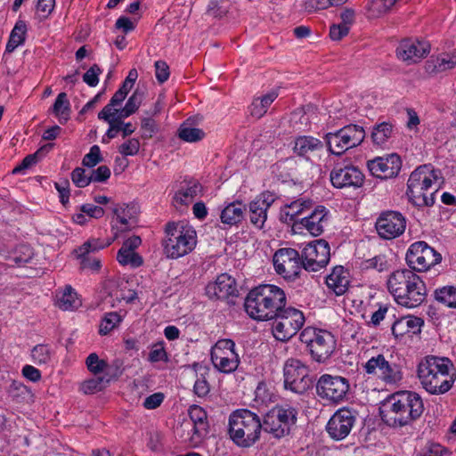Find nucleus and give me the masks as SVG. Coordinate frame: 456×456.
<instances>
[{"mask_svg":"<svg viewBox=\"0 0 456 456\" xmlns=\"http://www.w3.org/2000/svg\"><path fill=\"white\" fill-rule=\"evenodd\" d=\"M424 411L420 396L414 392L393 394L379 407L381 419L392 428L403 427L418 419Z\"/></svg>","mask_w":456,"mask_h":456,"instance_id":"nucleus-1","label":"nucleus"},{"mask_svg":"<svg viewBox=\"0 0 456 456\" xmlns=\"http://www.w3.org/2000/svg\"><path fill=\"white\" fill-rule=\"evenodd\" d=\"M387 287L395 302L413 308L424 302L427 288L424 280L409 269H399L387 278Z\"/></svg>","mask_w":456,"mask_h":456,"instance_id":"nucleus-2","label":"nucleus"},{"mask_svg":"<svg viewBox=\"0 0 456 456\" xmlns=\"http://www.w3.org/2000/svg\"><path fill=\"white\" fill-rule=\"evenodd\" d=\"M285 305V292L272 284H263L251 289L244 303L247 314L257 321L273 320Z\"/></svg>","mask_w":456,"mask_h":456,"instance_id":"nucleus-3","label":"nucleus"},{"mask_svg":"<svg viewBox=\"0 0 456 456\" xmlns=\"http://www.w3.org/2000/svg\"><path fill=\"white\" fill-rule=\"evenodd\" d=\"M262 430L261 418L248 409L236 410L229 417L230 438L240 447L254 445L259 440Z\"/></svg>","mask_w":456,"mask_h":456,"instance_id":"nucleus-4","label":"nucleus"},{"mask_svg":"<svg viewBox=\"0 0 456 456\" xmlns=\"http://www.w3.org/2000/svg\"><path fill=\"white\" fill-rule=\"evenodd\" d=\"M197 245L196 231L183 223L169 222L165 227L162 246L164 254L172 259L182 257L191 252Z\"/></svg>","mask_w":456,"mask_h":456,"instance_id":"nucleus-5","label":"nucleus"},{"mask_svg":"<svg viewBox=\"0 0 456 456\" xmlns=\"http://www.w3.org/2000/svg\"><path fill=\"white\" fill-rule=\"evenodd\" d=\"M300 340L306 345L312 358L318 362H325L336 349L334 336L324 330L307 327L300 333Z\"/></svg>","mask_w":456,"mask_h":456,"instance_id":"nucleus-6","label":"nucleus"},{"mask_svg":"<svg viewBox=\"0 0 456 456\" xmlns=\"http://www.w3.org/2000/svg\"><path fill=\"white\" fill-rule=\"evenodd\" d=\"M297 411L290 405H276L266 412L263 430L275 438L288 436L297 422Z\"/></svg>","mask_w":456,"mask_h":456,"instance_id":"nucleus-7","label":"nucleus"},{"mask_svg":"<svg viewBox=\"0 0 456 456\" xmlns=\"http://www.w3.org/2000/svg\"><path fill=\"white\" fill-rule=\"evenodd\" d=\"M429 394L446 393L456 379L452 362L448 357L429 355Z\"/></svg>","mask_w":456,"mask_h":456,"instance_id":"nucleus-8","label":"nucleus"},{"mask_svg":"<svg viewBox=\"0 0 456 456\" xmlns=\"http://www.w3.org/2000/svg\"><path fill=\"white\" fill-rule=\"evenodd\" d=\"M364 138L363 127L354 124L345 126L336 132L328 133L324 137L328 151L337 156L360 145Z\"/></svg>","mask_w":456,"mask_h":456,"instance_id":"nucleus-9","label":"nucleus"},{"mask_svg":"<svg viewBox=\"0 0 456 456\" xmlns=\"http://www.w3.org/2000/svg\"><path fill=\"white\" fill-rule=\"evenodd\" d=\"M285 389L303 395L313 387V378L308 367L300 360L289 358L283 364Z\"/></svg>","mask_w":456,"mask_h":456,"instance_id":"nucleus-10","label":"nucleus"},{"mask_svg":"<svg viewBox=\"0 0 456 456\" xmlns=\"http://www.w3.org/2000/svg\"><path fill=\"white\" fill-rule=\"evenodd\" d=\"M273 319L272 331L274 338L280 341H288L305 323L304 314L294 307L283 306Z\"/></svg>","mask_w":456,"mask_h":456,"instance_id":"nucleus-11","label":"nucleus"},{"mask_svg":"<svg viewBox=\"0 0 456 456\" xmlns=\"http://www.w3.org/2000/svg\"><path fill=\"white\" fill-rule=\"evenodd\" d=\"M273 263L277 274L286 281H295L304 269L301 256L291 248L278 249L273 256Z\"/></svg>","mask_w":456,"mask_h":456,"instance_id":"nucleus-12","label":"nucleus"},{"mask_svg":"<svg viewBox=\"0 0 456 456\" xmlns=\"http://www.w3.org/2000/svg\"><path fill=\"white\" fill-rule=\"evenodd\" d=\"M349 387V382L346 378L323 374L317 381L316 392L322 399L339 403L346 396Z\"/></svg>","mask_w":456,"mask_h":456,"instance_id":"nucleus-13","label":"nucleus"},{"mask_svg":"<svg viewBox=\"0 0 456 456\" xmlns=\"http://www.w3.org/2000/svg\"><path fill=\"white\" fill-rule=\"evenodd\" d=\"M363 370L369 375H378L386 384H396L403 379L401 367L396 363H390L383 354L369 359L363 365Z\"/></svg>","mask_w":456,"mask_h":456,"instance_id":"nucleus-14","label":"nucleus"},{"mask_svg":"<svg viewBox=\"0 0 456 456\" xmlns=\"http://www.w3.org/2000/svg\"><path fill=\"white\" fill-rule=\"evenodd\" d=\"M330 257V246L324 240H318L314 243L307 244L301 255L304 269L309 272H318L325 267Z\"/></svg>","mask_w":456,"mask_h":456,"instance_id":"nucleus-15","label":"nucleus"},{"mask_svg":"<svg viewBox=\"0 0 456 456\" xmlns=\"http://www.w3.org/2000/svg\"><path fill=\"white\" fill-rule=\"evenodd\" d=\"M375 228L380 238L393 240L404 232L406 219L398 211H384L377 218Z\"/></svg>","mask_w":456,"mask_h":456,"instance_id":"nucleus-16","label":"nucleus"},{"mask_svg":"<svg viewBox=\"0 0 456 456\" xmlns=\"http://www.w3.org/2000/svg\"><path fill=\"white\" fill-rule=\"evenodd\" d=\"M355 422L356 412L348 408H341L331 416L326 430L332 439L343 440L350 434Z\"/></svg>","mask_w":456,"mask_h":456,"instance_id":"nucleus-17","label":"nucleus"},{"mask_svg":"<svg viewBox=\"0 0 456 456\" xmlns=\"http://www.w3.org/2000/svg\"><path fill=\"white\" fill-rule=\"evenodd\" d=\"M407 195L410 201L416 207L428 205L426 191L428 190V165L418 167L408 180Z\"/></svg>","mask_w":456,"mask_h":456,"instance_id":"nucleus-18","label":"nucleus"},{"mask_svg":"<svg viewBox=\"0 0 456 456\" xmlns=\"http://www.w3.org/2000/svg\"><path fill=\"white\" fill-rule=\"evenodd\" d=\"M330 179L336 188L352 187L357 189L362 186L364 175L355 166L337 164L330 172Z\"/></svg>","mask_w":456,"mask_h":456,"instance_id":"nucleus-19","label":"nucleus"},{"mask_svg":"<svg viewBox=\"0 0 456 456\" xmlns=\"http://www.w3.org/2000/svg\"><path fill=\"white\" fill-rule=\"evenodd\" d=\"M112 243L111 240L106 242L102 241L99 239H89L84 244L77 248L74 249L73 253L80 261V267L82 269H87L92 272H99L102 267L101 260L98 257L91 256V253L99 251L110 246Z\"/></svg>","mask_w":456,"mask_h":456,"instance_id":"nucleus-20","label":"nucleus"},{"mask_svg":"<svg viewBox=\"0 0 456 456\" xmlns=\"http://www.w3.org/2000/svg\"><path fill=\"white\" fill-rule=\"evenodd\" d=\"M367 167L370 174L380 179H389L396 176L402 167V160L396 153L387 157H377L369 160Z\"/></svg>","mask_w":456,"mask_h":456,"instance_id":"nucleus-21","label":"nucleus"},{"mask_svg":"<svg viewBox=\"0 0 456 456\" xmlns=\"http://www.w3.org/2000/svg\"><path fill=\"white\" fill-rule=\"evenodd\" d=\"M274 201V194L264 191L248 204L249 221L255 227L264 228L267 220V211Z\"/></svg>","mask_w":456,"mask_h":456,"instance_id":"nucleus-22","label":"nucleus"},{"mask_svg":"<svg viewBox=\"0 0 456 456\" xmlns=\"http://www.w3.org/2000/svg\"><path fill=\"white\" fill-rule=\"evenodd\" d=\"M237 293L235 280L227 273L220 274L216 281L206 287V294L210 299H226L231 296H237Z\"/></svg>","mask_w":456,"mask_h":456,"instance_id":"nucleus-23","label":"nucleus"},{"mask_svg":"<svg viewBox=\"0 0 456 456\" xmlns=\"http://www.w3.org/2000/svg\"><path fill=\"white\" fill-rule=\"evenodd\" d=\"M329 220V210L323 206H316L306 216L301 218L302 225L313 236L321 235Z\"/></svg>","mask_w":456,"mask_h":456,"instance_id":"nucleus-24","label":"nucleus"},{"mask_svg":"<svg viewBox=\"0 0 456 456\" xmlns=\"http://www.w3.org/2000/svg\"><path fill=\"white\" fill-rule=\"evenodd\" d=\"M426 53L424 42L404 39L400 42L396 48V56L399 60L407 64L419 61Z\"/></svg>","mask_w":456,"mask_h":456,"instance_id":"nucleus-25","label":"nucleus"},{"mask_svg":"<svg viewBox=\"0 0 456 456\" xmlns=\"http://www.w3.org/2000/svg\"><path fill=\"white\" fill-rule=\"evenodd\" d=\"M323 150L324 144L321 140L306 135L296 138L293 147V151L297 156L304 157L306 159L318 156Z\"/></svg>","mask_w":456,"mask_h":456,"instance_id":"nucleus-26","label":"nucleus"},{"mask_svg":"<svg viewBox=\"0 0 456 456\" xmlns=\"http://www.w3.org/2000/svg\"><path fill=\"white\" fill-rule=\"evenodd\" d=\"M427 248L428 244L425 241H417L410 246L406 253V262L412 272L422 273L428 271Z\"/></svg>","mask_w":456,"mask_h":456,"instance_id":"nucleus-27","label":"nucleus"},{"mask_svg":"<svg viewBox=\"0 0 456 456\" xmlns=\"http://www.w3.org/2000/svg\"><path fill=\"white\" fill-rule=\"evenodd\" d=\"M349 282V273L341 265L334 267L331 273L326 277L328 288L337 296H341L346 292Z\"/></svg>","mask_w":456,"mask_h":456,"instance_id":"nucleus-28","label":"nucleus"},{"mask_svg":"<svg viewBox=\"0 0 456 456\" xmlns=\"http://www.w3.org/2000/svg\"><path fill=\"white\" fill-rule=\"evenodd\" d=\"M201 185L196 180H184L180 188L175 193L173 200L175 204L188 205L201 191Z\"/></svg>","mask_w":456,"mask_h":456,"instance_id":"nucleus-29","label":"nucleus"},{"mask_svg":"<svg viewBox=\"0 0 456 456\" xmlns=\"http://www.w3.org/2000/svg\"><path fill=\"white\" fill-rule=\"evenodd\" d=\"M313 208V201L309 199L300 198L285 206L281 211V219L285 223L296 224L295 218Z\"/></svg>","mask_w":456,"mask_h":456,"instance_id":"nucleus-30","label":"nucleus"},{"mask_svg":"<svg viewBox=\"0 0 456 456\" xmlns=\"http://www.w3.org/2000/svg\"><path fill=\"white\" fill-rule=\"evenodd\" d=\"M175 434L183 443L187 444L191 447H198L207 436L203 433H197L193 423L186 422L185 420L176 427Z\"/></svg>","mask_w":456,"mask_h":456,"instance_id":"nucleus-31","label":"nucleus"},{"mask_svg":"<svg viewBox=\"0 0 456 456\" xmlns=\"http://www.w3.org/2000/svg\"><path fill=\"white\" fill-rule=\"evenodd\" d=\"M246 212V206L240 201L228 204L221 212V221L224 224L234 225L240 223Z\"/></svg>","mask_w":456,"mask_h":456,"instance_id":"nucleus-32","label":"nucleus"},{"mask_svg":"<svg viewBox=\"0 0 456 456\" xmlns=\"http://www.w3.org/2000/svg\"><path fill=\"white\" fill-rule=\"evenodd\" d=\"M34 256L32 248L27 244H20L8 252L6 256L7 265L10 266H20L28 263Z\"/></svg>","mask_w":456,"mask_h":456,"instance_id":"nucleus-33","label":"nucleus"},{"mask_svg":"<svg viewBox=\"0 0 456 456\" xmlns=\"http://www.w3.org/2000/svg\"><path fill=\"white\" fill-rule=\"evenodd\" d=\"M52 113L61 124H65L70 118V103L66 93H60L51 108Z\"/></svg>","mask_w":456,"mask_h":456,"instance_id":"nucleus-34","label":"nucleus"},{"mask_svg":"<svg viewBox=\"0 0 456 456\" xmlns=\"http://www.w3.org/2000/svg\"><path fill=\"white\" fill-rule=\"evenodd\" d=\"M277 96L278 94L272 91L265 95L254 99L249 106V112L251 116L257 118H262L267 112L269 106L273 102Z\"/></svg>","mask_w":456,"mask_h":456,"instance_id":"nucleus-35","label":"nucleus"},{"mask_svg":"<svg viewBox=\"0 0 456 456\" xmlns=\"http://www.w3.org/2000/svg\"><path fill=\"white\" fill-rule=\"evenodd\" d=\"M56 305L63 311H72L81 305V301L77 297L75 290L67 286L64 290L57 296Z\"/></svg>","mask_w":456,"mask_h":456,"instance_id":"nucleus-36","label":"nucleus"},{"mask_svg":"<svg viewBox=\"0 0 456 456\" xmlns=\"http://www.w3.org/2000/svg\"><path fill=\"white\" fill-rule=\"evenodd\" d=\"M103 120L109 124V129L106 132V136L109 139L115 138L118 132H121L122 137L126 138L135 130V127L130 122L124 123L123 121L117 120L114 118H110V114L108 115L107 119Z\"/></svg>","mask_w":456,"mask_h":456,"instance_id":"nucleus-37","label":"nucleus"},{"mask_svg":"<svg viewBox=\"0 0 456 456\" xmlns=\"http://www.w3.org/2000/svg\"><path fill=\"white\" fill-rule=\"evenodd\" d=\"M394 134V126L389 122H382L373 126L370 138L373 144L384 146Z\"/></svg>","mask_w":456,"mask_h":456,"instance_id":"nucleus-38","label":"nucleus"},{"mask_svg":"<svg viewBox=\"0 0 456 456\" xmlns=\"http://www.w3.org/2000/svg\"><path fill=\"white\" fill-rule=\"evenodd\" d=\"M189 416L190 420L185 421L193 423L197 433L207 435L208 429V416L203 408L198 405H191L189 408Z\"/></svg>","mask_w":456,"mask_h":456,"instance_id":"nucleus-39","label":"nucleus"},{"mask_svg":"<svg viewBox=\"0 0 456 456\" xmlns=\"http://www.w3.org/2000/svg\"><path fill=\"white\" fill-rule=\"evenodd\" d=\"M456 66V51L453 53H442L436 57L432 56L429 60V68L432 72L439 73L451 69Z\"/></svg>","mask_w":456,"mask_h":456,"instance_id":"nucleus-40","label":"nucleus"},{"mask_svg":"<svg viewBox=\"0 0 456 456\" xmlns=\"http://www.w3.org/2000/svg\"><path fill=\"white\" fill-rule=\"evenodd\" d=\"M223 357L238 356L235 352V344L231 339L218 340L211 349V359H218Z\"/></svg>","mask_w":456,"mask_h":456,"instance_id":"nucleus-41","label":"nucleus"},{"mask_svg":"<svg viewBox=\"0 0 456 456\" xmlns=\"http://www.w3.org/2000/svg\"><path fill=\"white\" fill-rule=\"evenodd\" d=\"M434 297L450 308H456V286H444L434 291Z\"/></svg>","mask_w":456,"mask_h":456,"instance_id":"nucleus-42","label":"nucleus"},{"mask_svg":"<svg viewBox=\"0 0 456 456\" xmlns=\"http://www.w3.org/2000/svg\"><path fill=\"white\" fill-rule=\"evenodd\" d=\"M27 31L26 23L23 20H18L12 28L9 41L6 45V51L11 53L25 40Z\"/></svg>","mask_w":456,"mask_h":456,"instance_id":"nucleus-43","label":"nucleus"},{"mask_svg":"<svg viewBox=\"0 0 456 456\" xmlns=\"http://www.w3.org/2000/svg\"><path fill=\"white\" fill-rule=\"evenodd\" d=\"M178 136L181 140L187 142H197L205 137V132L202 129L191 127L183 123L178 129Z\"/></svg>","mask_w":456,"mask_h":456,"instance_id":"nucleus-44","label":"nucleus"},{"mask_svg":"<svg viewBox=\"0 0 456 456\" xmlns=\"http://www.w3.org/2000/svg\"><path fill=\"white\" fill-rule=\"evenodd\" d=\"M122 322L121 315L117 312L106 313L101 322L99 327V333L101 335H107L115 328H117Z\"/></svg>","mask_w":456,"mask_h":456,"instance_id":"nucleus-45","label":"nucleus"},{"mask_svg":"<svg viewBox=\"0 0 456 456\" xmlns=\"http://www.w3.org/2000/svg\"><path fill=\"white\" fill-rule=\"evenodd\" d=\"M113 213L121 224H128L130 220H134L137 215V209L134 205L122 204L113 208Z\"/></svg>","mask_w":456,"mask_h":456,"instance_id":"nucleus-46","label":"nucleus"},{"mask_svg":"<svg viewBox=\"0 0 456 456\" xmlns=\"http://www.w3.org/2000/svg\"><path fill=\"white\" fill-rule=\"evenodd\" d=\"M117 260L122 265H130L132 267H139L142 265V257L134 251H127L120 248L117 254Z\"/></svg>","mask_w":456,"mask_h":456,"instance_id":"nucleus-47","label":"nucleus"},{"mask_svg":"<svg viewBox=\"0 0 456 456\" xmlns=\"http://www.w3.org/2000/svg\"><path fill=\"white\" fill-rule=\"evenodd\" d=\"M211 362L216 369L224 373H231L234 371L239 365V356L223 357L218 359H211Z\"/></svg>","mask_w":456,"mask_h":456,"instance_id":"nucleus-48","label":"nucleus"},{"mask_svg":"<svg viewBox=\"0 0 456 456\" xmlns=\"http://www.w3.org/2000/svg\"><path fill=\"white\" fill-rule=\"evenodd\" d=\"M397 0H371L369 5L370 16L379 17L387 12Z\"/></svg>","mask_w":456,"mask_h":456,"instance_id":"nucleus-49","label":"nucleus"},{"mask_svg":"<svg viewBox=\"0 0 456 456\" xmlns=\"http://www.w3.org/2000/svg\"><path fill=\"white\" fill-rule=\"evenodd\" d=\"M108 383V379H105L104 377H96L86 380L82 384L81 389L85 394H94L103 389Z\"/></svg>","mask_w":456,"mask_h":456,"instance_id":"nucleus-50","label":"nucleus"},{"mask_svg":"<svg viewBox=\"0 0 456 456\" xmlns=\"http://www.w3.org/2000/svg\"><path fill=\"white\" fill-rule=\"evenodd\" d=\"M45 150V147H42L39 150H37L35 153L25 157L23 159V160L20 162V164L13 168L12 173L13 174L21 173L24 170H26V169L29 168L30 167H32L33 165H35L36 163H37V161L40 159V158L44 155Z\"/></svg>","mask_w":456,"mask_h":456,"instance_id":"nucleus-51","label":"nucleus"},{"mask_svg":"<svg viewBox=\"0 0 456 456\" xmlns=\"http://www.w3.org/2000/svg\"><path fill=\"white\" fill-rule=\"evenodd\" d=\"M51 350L47 346L37 345L31 352L33 362L37 364H47L51 360Z\"/></svg>","mask_w":456,"mask_h":456,"instance_id":"nucleus-52","label":"nucleus"},{"mask_svg":"<svg viewBox=\"0 0 456 456\" xmlns=\"http://www.w3.org/2000/svg\"><path fill=\"white\" fill-rule=\"evenodd\" d=\"M86 364L89 371L94 375L103 372L108 367V363L105 361L101 360L95 353H92L87 356Z\"/></svg>","mask_w":456,"mask_h":456,"instance_id":"nucleus-53","label":"nucleus"},{"mask_svg":"<svg viewBox=\"0 0 456 456\" xmlns=\"http://www.w3.org/2000/svg\"><path fill=\"white\" fill-rule=\"evenodd\" d=\"M126 95L121 91H117L111 97L110 102L98 113L99 119H107L109 114L111 113L113 108L119 106L126 99Z\"/></svg>","mask_w":456,"mask_h":456,"instance_id":"nucleus-54","label":"nucleus"},{"mask_svg":"<svg viewBox=\"0 0 456 456\" xmlns=\"http://www.w3.org/2000/svg\"><path fill=\"white\" fill-rule=\"evenodd\" d=\"M102 161L101 149L98 145H93L90 151L83 158L82 164L87 167H94Z\"/></svg>","mask_w":456,"mask_h":456,"instance_id":"nucleus-55","label":"nucleus"},{"mask_svg":"<svg viewBox=\"0 0 456 456\" xmlns=\"http://www.w3.org/2000/svg\"><path fill=\"white\" fill-rule=\"evenodd\" d=\"M140 150V142L136 138H131L123 142L118 147V152L124 157L134 156Z\"/></svg>","mask_w":456,"mask_h":456,"instance_id":"nucleus-56","label":"nucleus"},{"mask_svg":"<svg viewBox=\"0 0 456 456\" xmlns=\"http://www.w3.org/2000/svg\"><path fill=\"white\" fill-rule=\"evenodd\" d=\"M364 268L374 269L379 272H383L387 269L388 264L384 255L375 256L363 262Z\"/></svg>","mask_w":456,"mask_h":456,"instance_id":"nucleus-57","label":"nucleus"},{"mask_svg":"<svg viewBox=\"0 0 456 456\" xmlns=\"http://www.w3.org/2000/svg\"><path fill=\"white\" fill-rule=\"evenodd\" d=\"M73 183L79 188L87 186L91 181V175H86V170L82 167H76L71 173Z\"/></svg>","mask_w":456,"mask_h":456,"instance_id":"nucleus-58","label":"nucleus"},{"mask_svg":"<svg viewBox=\"0 0 456 456\" xmlns=\"http://www.w3.org/2000/svg\"><path fill=\"white\" fill-rule=\"evenodd\" d=\"M102 73V69L97 64H94L83 75V81L91 87H94L99 83V75Z\"/></svg>","mask_w":456,"mask_h":456,"instance_id":"nucleus-59","label":"nucleus"},{"mask_svg":"<svg viewBox=\"0 0 456 456\" xmlns=\"http://www.w3.org/2000/svg\"><path fill=\"white\" fill-rule=\"evenodd\" d=\"M144 97L143 91L136 89L133 94L128 98L126 102L125 108L130 110L133 114L136 112Z\"/></svg>","mask_w":456,"mask_h":456,"instance_id":"nucleus-60","label":"nucleus"},{"mask_svg":"<svg viewBox=\"0 0 456 456\" xmlns=\"http://www.w3.org/2000/svg\"><path fill=\"white\" fill-rule=\"evenodd\" d=\"M155 66V76L159 83L166 82L170 75L169 67L164 61H157Z\"/></svg>","mask_w":456,"mask_h":456,"instance_id":"nucleus-61","label":"nucleus"},{"mask_svg":"<svg viewBox=\"0 0 456 456\" xmlns=\"http://www.w3.org/2000/svg\"><path fill=\"white\" fill-rule=\"evenodd\" d=\"M330 6V0H305L304 4L305 10L308 12L325 10Z\"/></svg>","mask_w":456,"mask_h":456,"instance_id":"nucleus-62","label":"nucleus"},{"mask_svg":"<svg viewBox=\"0 0 456 456\" xmlns=\"http://www.w3.org/2000/svg\"><path fill=\"white\" fill-rule=\"evenodd\" d=\"M403 321L407 327L408 333L417 334L420 332V328L424 325V321L415 316L404 317Z\"/></svg>","mask_w":456,"mask_h":456,"instance_id":"nucleus-63","label":"nucleus"},{"mask_svg":"<svg viewBox=\"0 0 456 456\" xmlns=\"http://www.w3.org/2000/svg\"><path fill=\"white\" fill-rule=\"evenodd\" d=\"M91 181L103 183L110 176V169L107 166H100L97 169L91 172Z\"/></svg>","mask_w":456,"mask_h":456,"instance_id":"nucleus-64","label":"nucleus"}]
</instances>
